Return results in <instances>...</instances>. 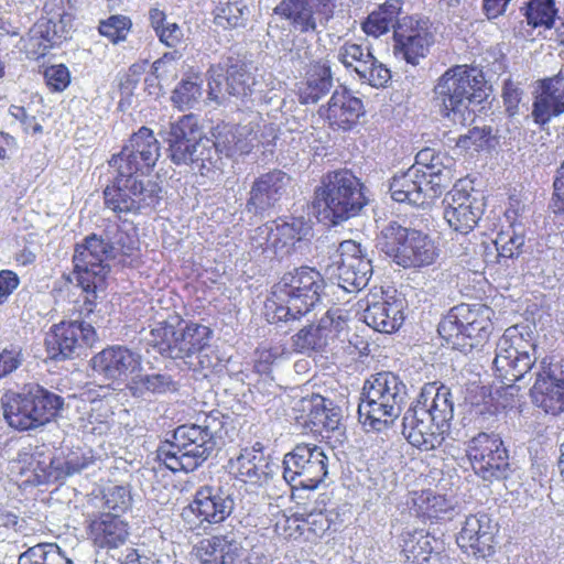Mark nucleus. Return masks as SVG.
I'll use <instances>...</instances> for the list:
<instances>
[{
  "label": "nucleus",
  "instance_id": "1",
  "mask_svg": "<svg viewBox=\"0 0 564 564\" xmlns=\"http://www.w3.org/2000/svg\"><path fill=\"white\" fill-rule=\"evenodd\" d=\"M159 156L160 145L152 130L140 128L109 161L116 175L104 189L105 207L118 217L153 210L161 200L162 189L155 182L141 180L138 173L153 167Z\"/></svg>",
  "mask_w": 564,
  "mask_h": 564
},
{
  "label": "nucleus",
  "instance_id": "2",
  "mask_svg": "<svg viewBox=\"0 0 564 564\" xmlns=\"http://www.w3.org/2000/svg\"><path fill=\"white\" fill-rule=\"evenodd\" d=\"M325 286L322 274L313 268L301 267L286 272L272 288L267 304L271 322L295 321L319 301Z\"/></svg>",
  "mask_w": 564,
  "mask_h": 564
},
{
  "label": "nucleus",
  "instance_id": "3",
  "mask_svg": "<svg viewBox=\"0 0 564 564\" xmlns=\"http://www.w3.org/2000/svg\"><path fill=\"white\" fill-rule=\"evenodd\" d=\"M482 72L467 65L448 68L434 87L435 100L441 113L454 124L467 126L475 119L473 104H479L486 96Z\"/></svg>",
  "mask_w": 564,
  "mask_h": 564
},
{
  "label": "nucleus",
  "instance_id": "4",
  "mask_svg": "<svg viewBox=\"0 0 564 564\" xmlns=\"http://www.w3.org/2000/svg\"><path fill=\"white\" fill-rule=\"evenodd\" d=\"M406 399L405 384L392 372L366 380L358 405L359 422L367 431L388 430L400 416Z\"/></svg>",
  "mask_w": 564,
  "mask_h": 564
},
{
  "label": "nucleus",
  "instance_id": "5",
  "mask_svg": "<svg viewBox=\"0 0 564 564\" xmlns=\"http://www.w3.org/2000/svg\"><path fill=\"white\" fill-rule=\"evenodd\" d=\"M367 204L360 181L348 170H337L323 177L313 207L321 220L336 225L359 215Z\"/></svg>",
  "mask_w": 564,
  "mask_h": 564
},
{
  "label": "nucleus",
  "instance_id": "6",
  "mask_svg": "<svg viewBox=\"0 0 564 564\" xmlns=\"http://www.w3.org/2000/svg\"><path fill=\"white\" fill-rule=\"evenodd\" d=\"M216 417L206 415L203 424H185L178 426L173 441L158 449V458L166 468L176 471H193L202 465L216 446Z\"/></svg>",
  "mask_w": 564,
  "mask_h": 564
},
{
  "label": "nucleus",
  "instance_id": "7",
  "mask_svg": "<svg viewBox=\"0 0 564 564\" xmlns=\"http://www.w3.org/2000/svg\"><path fill=\"white\" fill-rule=\"evenodd\" d=\"M376 247L404 269L431 265L440 253L435 240L430 235L405 228L397 221L389 223L380 230Z\"/></svg>",
  "mask_w": 564,
  "mask_h": 564
},
{
  "label": "nucleus",
  "instance_id": "8",
  "mask_svg": "<svg viewBox=\"0 0 564 564\" xmlns=\"http://www.w3.org/2000/svg\"><path fill=\"white\" fill-rule=\"evenodd\" d=\"M63 398L37 383L25 384L21 392H7L1 398L8 424L26 431L50 422L63 406Z\"/></svg>",
  "mask_w": 564,
  "mask_h": 564
},
{
  "label": "nucleus",
  "instance_id": "9",
  "mask_svg": "<svg viewBox=\"0 0 564 564\" xmlns=\"http://www.w3.org/2000/svg\"><path fill=\"white\" fill-rule=\"evenodd\" d=\"M490 307L460 304L453 307L438 324L440 335L454 348L471 350L485 343L492 330Z\"/></svg>",
  "mask_w": 564,
  "mask_h": 564
},
{
  "label": "nucleus",
  "instance_id": "10",
  "mask_svg": "<svg viewBox=\"0 0 564 564\" xmlns=\"http://www.w3.org/2000/svg\"><path fill=\"white\" fill-rule=\"evenodd\" d=\"M110 259L102 237L91 235L76 245L73 274L85 293L84 303L88 312H93L95 300L106 290V276L110 271L107 261Z\"/></svg>",
  "mask_w": 564,
  "mask_h": 564
},
{
  "label": "nucleus",
  "instance_id": "11",
  "mask_svg": "<svg viewBox=\"0 0 564 564\" xmlns=\"http://www.w3.org/2000/svg\"><path fill=\"white\" fill-rule=\"evenodd\" d=\"M208 75V96L217 104H221L226 96L252 101H262L265 97L263 75L251 73L243 64L214 65Z\"/></svg>",
  "mask_w": 564,
  "mask_h": 564
},
{
  "label": "nucleus",
  "instance_id": "12",
  "mask_svg": "<svg viewBox=\"0 0 564 564\" xmlns=\"http://www.w3.org/2000/svg\"><path fill=\"white\" fill-rule=\"evenodd\" d=\"M494 369L496 377L506 386H511L536 364V349L527 343L517 326L509 327L496 345Z\"/></svg>",
  "mask_w": 564,
  "mask_h": 564
},
{
  "label": "nucleus",
  "instance_id": "13",
  "mask_svg": "<svg viewBox=\"0 0 564 564\" xmlns=\"http://www.w3.org/2000/svg\"><path fill=\"white\" fill-rule=\"evenodd\" d=\"M207 326L191 324L183 329L167 323H158L149 333L148 344L162 356L172 359H186L198 355L210 338Z\"/></svg>",
  "mask_w": 564,
  "mask_h": 564
},
{
  "label": "nucleus",
  "instance_id": "14",
  "mask_svg": "<svg viewBox=\"0 0 564 564\" xmlns=\"http://www.w3.org/2000/svg\"><path fill=\"white\" fill-rule=\"evenodd\" d=\"M328 458L322 447L299 444L283 459V478L292 488L315 489L328 474Z\"/></svg>",
  "mask_w": 564,
  "mask_h": 564
},
{
  "label": "nucleus",
  "instance_id": "15",
  "mask_svg": "<svg viewBox=\"0 0 564 564\" xmlns=\"http://www.w3.org/2000/svg\"><path fill=\"white\" fill-rule=\"evenodd\" d=\"M467 455L484 480H501L511 473L509 455L498 434L481 432L468 442Z\"/></svg>",
  "mask_w": 564,
  "mask_h": 564
},
{
  "label": "nucleus",
  "instance_id": "16",
  "mask_svg": "<svg viewBox=\"0 0 564 564\" xmlns=\"http://www.w3.org/2000/svg\"><path fill=\"white\" fill-rule=\"evenodd\" d=\"M337 259L327 267L333 281L346 292L352 293L367 286L372 275V264L359 243L352 240L340 242Z\"/></svg>",
  "mask_w": 564,
  "mask_h": 564
},
{
  "label": "nucleus",
  "instance_id": "17",
  "mask_svg": "<svg viewBox=\"0 0 564 564\" xmlns=\"http://www.w3.org/2000/svg\"><path fill=\"white\" fill-rule=\"evenodd\" d=\"M532 369L535 376L530 390L533 404L547 414L564 412V371L547 356Z\"/></svg>",
  "mask_w": 564,
  "mask_h": 564
},
{
  "label": "nucleus",
  "instance_id": "18",
  "mask_svg": "<svg viewBox=\"0 0 564 564\" xmlns=\"http://www.w3.org/2000/svg\"><path fill=\"white\" fill-rule=\"evenodd\" d=\"M97 340L95 328L85 322H62L46 335L45 345L51 359L72 358L83 346H93Z\"/></svg>",
  "mask_w": 564,
  "mask_h": 564
},
{
  "label": "nucleus",
  "instance_id": "19",
  "mask_svg": "<svg viewBox=\"0 0 564 564\" xmlns=\"http://www.w3.org/2000/svg\"><path fill=\"white\" fill-rule=\"evenodd\" d=\"M235 509L232 494L221 486L205 485L195 492L188 511L196 516L200 524L224 522Z\"/></svg>",
  "mask_w": 564,
  "mask_h": 564
},
{
  "label": "nucleus",
  "instance_id": "20",
  "mask_svg": "<svg viewBox=\"0 0 564 564\" xmlns=\"http://www.w3.org/2000/svg\"><path fill=\"white\" fill-rule=\"evenodd\" d=\"M90 365L94 372L107 380L124 381L141 369L142 356L126 346L115 345L96 354Z\"/></svg>",
  "mask_w": 564,
  "mask_h": 564
},
{
  "label": "nucleus",
  "instance_id": "21",
  "mask_svg": "<svg viewBox=\"0 0 564 564\" xmlns=\"http://www.w3.org/2000/svg\"><path fill=\"white\" fill-rule=\"evenodd\" d=\"M444 202L445 220L453 230L462 235L474 229L484 212L482 199L457 185L447 194Z\"/></svg>",
  "mask_w": 564,
  "mask_h": 564
},
{
  "label": "nucleus",
  "instance_id": "22",
  "mask_svg": "<svg viewBox=\"0 0 564 564\" xmlns=\"http://www.w3.org/2000/svg\"><path fill=\"white\" fill-rule=\"evenodd\" d=\"M160 134L169 145L170 158L173 163L181 165L191 160L189 150L203 137L198 120L194 115L182 116L178 120L170 122Z\"/></svg>",
  "mask_w": 564,
  "mask_h": 564
},
{
  "label": "nucleus",
  "instance_id": "23",
  "mask_svg": "<svg viewBox=\"0 0 564 564\" xmlns=\"http://www.w3.org/2000/svg\"><path fill=\"white\" fill-rule=\"evenodd\" d=\"M413 405L419 409L420 414L426 415L430 421L436 423L435 430L444 429L448 432L454 416V402L449 388L440 386L437 382L426 383Z\"/></svg>",
  "mask_w": 564,
  "mask_h": 564
},
{
  "label": "nucleus",
  "instance_id": "24",
  "mask_svg": "<svg viewBox=\"0 0 564 564\" xmlns=\"http://www.w3.org/2000/svg\"><path fill=\"white\" fill-rule=\"evenodd\" d=\"M364 104L346 87L336 88L328 102L322 106L318 113L334 129L350 130L364 115Z\"/></svg>",
  "mask_w": 564,
  "mask_h": 564
},
{
  "label": "nucleus",
  "instance_id": "25",
  "mask_svg": "<svg viewBox=\"0 0 564 564\" xmlns=\"http://www.w3.org/2000/svg\"><path fill=\"white\" fill-rule=\"evenodd\" d=\"M230 473L243 482L262 485L278 470L279 466L264 456L259 443L242 448L239 455L229 460Z\"/></svg>",
  "mask_w": 564,
  "mask_h": 564
},
{
  "label": "nucleus",
  "instance_id": "26",
  "mask_svg": "<svg viewBox=\"0 0 564 564\" xmlns=\"http://www.w3.org/2000/svg\"><path fill=\"white\" fill-rule=\"evenodd\" d=\"M290 181V176L280 170H273L257 177L249 192L248 210L262 213L274 207L286 194Z\"/></svg>",
  "mask_w": 564,
  "mask_h": 564
},
{
  "label": "nucleus",
  "instance_id": "27",
  "mask_svg": "<svg viewBox=\"0 0 564 564\" xmlns=\"http://www.w3.org/2000/svg\"><path fill=\"white\" fill-rule=\"evenodd\" d=\"M436 423L429 420L426 415L419 413L415 405H411L402 419V434L410 444L422 449L431 451L443 443L447 431L437 429Z\"/></svg>",
  "mask_w": 564,
  "mask_h": 564
},
{
  "label": "nucleus",
  "instance_id": "28",
  "mask_svg": "<svg viewBox=\"0 0 564 564\" xmlns=\"http://www.w3.org/2000/svg\"><path fill=\"white\" fill-rule=\"evenodd\" d=\"M212 135L215 139V147L225 158H235L248 154L254 147L257 140L256 126L247 124H217Z\"/></svg>",
  "mask_w": 564,
  "mask_h": 564
},
{
  "label": "nucleus",
  "instance_id": "29",
  "mask_svg": "<svg viewBox=\"0 0 564 564\" xmlns=\"http://www.w3.org/2000/svg\"><path fill=\"white\" fill-rule=\"evenodd\" d=\"M564 112V76L561 74L540 82L533 102L532 117L535 123L545 124Z\"/></svg>",
  "mask_w": 564,
  "mask_h": 564
},
{
  "label": "nucleus",
  "instance_id": "30",
  "mask_svg": "<svg viewBox=\"0 0 564 564\" xmlns=\"http://www.w3.org/2000/svg\"><path fill=\"white\" fill-rule=\"evenodd\" d=\"M302 412L304 424L312 425L316 432H336L340 429V410L333 406L332 401L319 394L303 398L296 404Z\"/></svg>",
  "mask_w": 564,
  "mask_h": 564
},
{
  "label": "nucleus",
  "instance_id": "31",
  "mask_svg": "<svg viewBox=\"0 0 564 564\" xmlns=\"http://www.w3.org/2000/svg\"><path fill=\"white\" fill-rule=\"evenodd\" d=\"M404 302L402 299L388 297L378 301H367L364 310V322L379 333L391 334L399 329L404 321Z\"/></svg>",
  "mask_w": 564,
  "mask_h": 564
},
{
  "label": "nucleus",
  "instance_id": "32",
  "mask_svg": "<svg viewBox=\"0 0 564 564\" xmlns=\"http://www.w3.org/2000/svg\"><path fill=\"white\" fill-rule=\"evenodd\" d=\"M89 534L97 547L112 550L126 543L129 536L128 523L119 514L104 512L89 525Z\"/></svg>",
  "mask_w": 564,
  "mask_h": 564
},
{
  "label": "nucleus",
  "instance_id": "33",
  "mask_svg": "<svg viewBox=\"0 0 564 564\" xmlns=\"http://www.w3.org/2000/svg\"><path fill=\"white\" fill-rule=\"evenodd\" d=\"M491 520L486 513L470 514L466 518L457 535V544L465 551L485 555L491 546Z\"/></svg>",
  "mask_w": 564,
  "mask_h": 564
},
{
  "label": "nucleus",
  "instance_id": "34",
  "mask_svg": "<svg viewBox=\"0 0 564 564\" xmlns=\"http://www.w3.org/2000/svg\"><path fill=\"white\" fill-rule=\"evenodd\" d=\"M425 175L422 169L412 165L408 171L395 174L390 182V193L393 200L420 206L425 203Z\"/></svg>",
  "mask_w": 564,
  "mask_h": 564
},
{
  "label": "nucleus",
  "instance_id": "35",
  "mask_svg": "<svg viewBox=\"0 0 564 564\" xmlns=\"http://www.w3.org/2000/svg\"><path fill=\"white\" fill-rule=\"evenodd\" d=\"M333 73L328 62L318 61L308 67L305 79L299 88L301 104H316L333 88Z\"/></svg>",
  "mask_w": 564,
  "mask_h": 564
},
{
  "label": "nucleus",
  "instance_id": "36",
  "mask_svg": "<svg viewBox=\"0 0 564 564\" xmlns=\"http://www.w3.org/2000/svg\"><path fill=\"white\" fill-rule=\"evenodd\" d=\"M273 13L301 33L317 32L318 18L308 0H281Z\"/></svg>",
  "mask_w": 564,
  "mask_h": 564
},
{
  "label": "nucleus",
  "instance_id": "37",
  "mask_svg": "<svg viewBox=\"0 0 564 564\" xmlns=\"http://www.w3.org/2000/svg\"><path fill=\"white\" fill-rule=\"evenodd\" d=\"M270 224L273 225V253L275 256L290 253L295 242L306 237L311 230L303 218L279 219Z\"/></svg>",
  "mask_w": 564,
  "mask_h": 564
},
{
  "label": "nucleus",
  "instance_id": "38",
  "mask_svg": "<svg viewBox=\"0 0 564 564\" xmlns=\"http://www.w3.org/2000/svg\"><path fill=\"white\" fill-rule=\"evenodd\" d=\"M102 239L111 259L120 258L124 262L126 259L132 260L138 256L139 239L134 230L130 232L113 224L106 228Z\"/></svg>",
  "mask_w": 564,
  "mask_h": 564
},
{
  "label": "nucleus",
  "instance_id": "39",
  "mask_svg": "<svg viewBox=\"0 0 564 564\" xmlns=\"http://www.w3.org/2000/svg\"><path fill=\"white\" fill-rule=\"evenodd\" d=\"M400 0H390L372 11L362 23V30L366 34L379 37L386 34L390 29H395L399 14L401 13Z\"/></svg>",
  "mask_w": 564,
  "mask_h": 564
},
{
  "label": "nucleus",
  "instance_id": "40",
  "mask_svg": "<svg viewBox=\"0 0 564 564\" xmlns=\"http://www.w3.org/2000/svg\"><path fill=\"white\" fill-rule=\"evenodd\" d=\"M205 550L212 556V564H234L242 545L239 534L230 531L206 540Z\"/></svg>",
  "mask_w": 564,
  "mask_h": 564
},
{
  "label": "nucleus",
  "instance_id": "41",
  "mask_svg": "<svg viewBox=\"0 0 564 564\" xmlns=\"http://www.w3.org/2000/svg\"><path fill=\"white\" fill-rule=\"evenodd\" d=\"M250 9L242 0H218L214 10V22L223 29L243 28Z\"/></svg>",
  "mask_w": 564,
  "mask_h": 564
},
{
  "label": "nucleus",
  "instance_id": "42",
  "mask_svg": "<svg viewBox=\"0 0 564 564\" xmlns=\"http://www.w3.org/2000/svg\"><path fill=\"white\" fill-rule=\"evenodd\" d=\"M113 415L107 402L94 401L87 415L80 420V429L87 435H106L115 425Z\"/></svg>",
  "mask_w": 564,
  "mask_h": 564
},
{
  "label": "nucleus",
  "instance_id": "43",
  "mask_svg": "<svg viewBox=\"0 0 564 564\" xmlns=\"http://www.w3.org/2000/svg\"><path fill=\"white\" fill-rule=\"evenodd\" d=\"M327 321L323 318L318 325L311 324L300 329L292 336L293 349L306 354L319 351L327 345Z\"/></svg>",
  "mask_w": 564,
  "mask_h": 564
},
{
  "label": "nucleus",
  "instance_id": "44",
  "mask_svg": "<svg viewBox=\"0 0 564 564\" xmlns=\"http://www.w3.org/2000/svg\"><path fill=\"white\" fill-rule=\"evenodd\" d=\"M177 383L167 373H151L135 378L131 386L132 395L144 397L147 393L164 394L175 392Z\"/></svg>",
  "mask_w": 564,
  "mask_h": 564
},
{
  "label": "nucleus",
  "instance_id": "45",
  "mask_svg": "<svg viewBox=\"0 0 564 564\" xmlns=\"http://www.w3.org/2000/svg\"><path fill=\"white\" fill-rule=\"evenodd\" d=\"M414 506L417 514L427 519H444L454 509L451 500L431 490L417 495Z\"/></svg>",
  "mask_w": 564,
  "mask_h": 564
},
{
  "label": "nucleus",
  "instance_id": "46",
  "mask_svg": "<svg viewBox=\"0 0 564 564\" xmlns=\"http://www.w3.org/2000/svg\"><path fill=\"white\" fill-rule=\"evenodd\" d=\"M19 564H73L55 543H39L29 547L18 560Z\"/></svg>",
  "mask_w": 564,
  "mask_h": 564
},
{
  "label": "nucleus",
  "instance_id": "47",
  "mask_svg": "<svg viewBox=\"0 0 564 564\" xmlns=\"http://www.w3.org/2000/svg\"><path fill=\"white\" fill-rule=\"evenodd\" d=\"M203 80L198 75L182 79L172 91L171 100L180 110L191 109L199 102L203 95Z\"/></svg>",
  "mask_w": 564,
  "mask_h": 564
},
{
  "label": "nucleus",
  "instance_id": "48",
  "mask_svg": "<svg viewBox=\"0 0 564 564\" xmlns=\"http://www.w3.org/2000/svg\"><path fill=\"white\" fill-rule=\"evenodd\" d=\"M394 54L409 64L417 65L420 59L426 56L433 37H424L419 34L414 37L394 39Z\"/></svg>",
  "mask_w": 564,
  "mask_h": 564
},
{
  "label": "nucleus",
  "instance_id": "49",
  "mask_svg": "<svg viewBox=\"0 0 564 564\" xmlns=\"http://www.w3.org/2000/svg\"><path fill=\"white\" fill-rule=\"evenodd\" d=\"M524 10L528 23L534 28L551 29L555 26L557 9L554 0H530Z\"/></svg>",
  "mask_w": 564,
  "mask_h": 564
},
{
  "label": "nucleus",
  "instance_id": "50",
  "mask_svg": "<svg viewBox=\"0 0 564 564\" xmlns=\"http://www.w3.org/2000/svg\"><path fill=\"white\" fill-rule=\"evenodd\" d=\"M422 173L425 175V184H423L425 200L442 195L453 181L452 171L447 167H437V163L426 164Z\"/></svg>",
  "mask_w": 564,
  "mask_h": 564
},
{
  "label": "nucleus",
  "instance_id": "51",
  "mask_svg": "<svg viewBox=\"0 0 564 564\" xmlns=\"http://www.w3.org/2000/svg\"><path fill=\"white\" fill-rule=\"evenodd\" d=\"M93 463V455L90 452H72L64 460L54 459L51 463L52 468L55 470V478H66L73 476L83 469L87 468Z\"/></svg>",
  "mask_w": 564,
  "mask_h": 564
},
{
  "label": "nucleus",
  "instance_id": "52",
  "mask_svg": "<svg viewBox=\"0 0 564 564\" xmlns=\"http://www.w3.org/2000/svg\"><path fill=\"white\" fill-rule=\"evenodd\" d=\"M191 160L182 162V164H194L196 163L199 167L205 169L207 165L216 166L223 154L215 147V139L202 137L189 150Z\"/></svg>",
  "mask_w": 564,
  "mask_h": 564
},
{
  "label": "nucleus",
  "instance_id": "53",
  "mask_svg": "<svg viewBox=\"0 0 564 564\" xmlns=\"http://www.w3.org/2000/svg\"><path fill=\"white\" fill-rule=\"evenodd\" d=\"M373 57L370 48L356 43L346 42L339 47L337 58L347 68H352L356 74L361 70V64L369 63Z\"/></svg>",
  "mask_w": 564,
  "mask_h": 564
},
{
  "label": "nucleus",
  "instance_id": "54",
  "mask_svg": "<svg viewBox=\"0 0 564 564\" xmlns=\"http://www.w3.org/2000/svg\"><path fill=\"white\" fill-rule=\"evenodd\" d=\"M494 242L499 257L513 258L521 253L524 236L509 227L507 230L499 232Z\"/></svg>",
  "mask_w": 564,
  "mask_h": 564
},
{
  "label": "nucleus",
  "instance_id": "55",
  "mask_svg": "<svg viewBox=\"0 0 564 564\" xmlns=\"http://www.w3.org/2000/svg\"><path fill=\"white\" fill-rule=\"evenodd\" d=\"M361 70L357 74L359 78L372 87H384L391 79L390 70L373 56L369 63L361 64Z\"/></svg>",
  "mask_w": 564,
  "mask_h": 564
},
{
  "label": "nucleus",
  "instance_id": "56",
  "mask_svg": "<svg viewBox=\"0 0 564 564\" xmlns=\"http://www.w3.org/2000/svg\"><path fill=\"white\" fill-rule=\"evenodd\" d=\"M131 21L124 15H111L99 24L101 35L108 37L112 43H118L126 39Z\"/></svg>",
  "mask_w": 564,
  "mask_h": 564
},
{
  "label": "nucleus",
  "instance_id": "57",
  "mask_svg": "<svg viewBox=\"0 0 564 564\" xmlns=\"http://www.w3.org/2000/svg\"><path fill=\"white\" fill-rule=\"evenodd\" d=\"M424 37H433L429 30V21L424 19H416L414 17H403L399 19L394 29V39H403L405 36L414 37L416 35Z\"/></svg>",
  "mask_w": 564,
  "mask_h": 564
},
{
  "label": "nucleus",
  "instance_id": "58",
  "mask_svg": "<svg viewBox=\"0 0 564 564\" xmlns=\"http://www.w3.org/2000/svg\"><path fill=\"white\" fill-rule=\"evenodd\" d=\"M22 347L17 344H10L0 350V378L8 376L17 370L23 362Z\"/></svg>",
  "mask_w": 564,
  "mask_h": 564
},
{
  "label": "nucleus",
  "instance_id": "59",
  "mask_svg": "<svg viewBox=\"0 0 564 564\" xmlns=\"http://www.w3.org/2000/svg\"><path fill=\"white\" fill-rule=\"evenodd\" d=\"M130 492L126 487L116 486L105 494V505L112 514H119L130 507Z\"/></svg>",
  "mask_w": 564,
  "mask_h": 564
},
{
  "label": "nucleus",
  "instance_id": "60",
  "mask_svg": "<svg viewBox=\"0 0 564 564\" xmlns=\"http://www.w3.org/2000/svg\"><path fill=\"white\" fill-rule=\"evenodd\" d=\"M46 85L53 91H63L70 83V75L68 68L63 65H52L44 72Z\"/></svg>",
  "mask_w": 564,
  "mask_h": 564
},
{
  "label": "nucleus",
  "instance_id": "61",
  "mask_svg": "<svg viewBox=\"0 0 564 564\" xmlns=\"http://www.w3.org/2000/svg\"><path fill=\"white\" fill-rule=\"evenodd\" d=\"M48 25H52L53 37L48 39L52 44H55L57 40L66 39L73 26V15L67 12L54 13L47 21Z\"/></svg>",
  "mask_w": 564,
  "mask_h": 564
},
{
  "label": "nucleus",
  "instance_id": "62",
  "mask_svg": "<svg viewBox=\"0 0 564 564\" xmlns=\"http://www.w3.org/2000/svg\"><path fill=\"white\" fill-rule=\"evenodd\" d=\"M273 225L267 223L262 226L257 227L251 237V247L262 252L271 250L273 252Z\"/></svg>",
  "mask_w": 564,
  "mask_h": 564
},
{
  "label": "nucleus",
  "instance_id": "63",
  "mask_svg": "<svg viewBox=\"0 0 564 564\" xmlns=\"http://www.w3.org/2000/svg\"><path fill=\"white\" fill-rule=\"evenodd\" d=\"M156 36L161 43L173 48H177L184 43V32L175 22H169Z\"/></svg>",
  "mask_w": 564,
  "mask_h": 564
},
{
  "label": "nucleus",
  "instance_id": "64",
  "mask_svg": "<svg viewBox=\"0 0 564 564\" xmlns=\"http://www.w3.org/2000/svg\"><path fill=\"white\" fill-rule=\"evenodd\" d=\"M503 102L506 110L510 116L518 112L519 104L522 98V90L512 82H507L502 90Z\"/></svg>",
  "mask_w": 564,
  "mask_h": 564
}]
</instances>
